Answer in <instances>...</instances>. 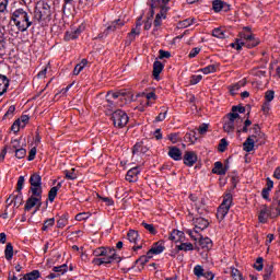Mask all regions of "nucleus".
I'll list each match as a JSON object with an SVG mask.
<instances>
[{
    "instance_id": "30",
    "label": "nucleus",
    "mask_w": 280,
    "mask_h": 280,
    "mask_svg": "<svg viewBox=\"0 0 280 280\" xmlns=\"http://www.w3.org/2000/svg\"><path fill=\"white\" fill-rule=\"evenodd\" d=\"M223 130L224 132H228V133L235 132V121L234 120L225 121V124L223 125Z\"/></svg>"
},
{
    "instance_id": "13",
    "label": "nucleus",
    "mask_w": 280,
    "mask_h": 280,
    "mask_svg": "<svg viewBox=\"0 0 280 280\" xmlns=\"http://www.w3.org/2000/svg\"><path fill=\"white\" fill-rule=\"evenodd\" d=\"M212 10L214 12H230L231 11V4L222 1V0H213L212 1Z\"/></svg>"
},
{
    "instance_id": "58",
    "label": "nucleus",
    "mask_w": 280,
    "mask_h": 280,
    "mask_svg": "<svg viewBox=\"0 0 280 280\" xmlns=\"http://www.w3.org/2000/svg\"><path fill=\"white\" fill-rule=\"evenodd\" d=\"M159 54H160L159 56L160 60H163V58H172V52L167 50L160 49Z\"/></svg>"
},
{
    "instance_id": "37",
    "label": "nucleus",
    "mask_w": 280,
    "mask_h": 280,
    "mask_svg": "<svg viewBox=\"0 0 280 280\" xmlns=\"http://www.w3.org/2000/svg\"><path fill=\"white\" fill-rule=\"evenodd\" d=\"M141 224L145 229V231H148L151 235H156L159 233L154 224H150L145 222H142Z\"/></svg>"
},
{
    "instance_id": "54",
    "label": "nucleus",
    "mask_w": 280,
    "mask_h": 280,
    "mask_svg": "<svg viewBox=\"0 0 280 280\" xmlns=\"http://www.w3.org/2000/svg\"><path fill=\"white\" fill-rule=\"evenodd\" d=\"M26 154H27V151L24 148H20L15 150L16 159H25Z\"/></svg>"
},
{
    "instance_id": "53",
    "label": "nucleus",
    "mask_w": 280,
    "mask_h": 280,
    "mask_svg": "<svg viewBox=\"0 0 280 280\" xmlns=\"http://www.w3.org/2000/svg\"><path fill=\"white\" fill-rule=\"evenodd\" d=\"M272 100H275V91L272 90H268L266 93H265V102L269 103L272 102Z\"/></svg>"
},
{
    "instance_id": "60",
    "label": "nucleus",
    "mask_w": 280,
    "mask_h": 280,
    "mask_svg": "<svg viewBox=\"0 0 280 280\" xmlns=\"http://www.w3.org/2000/svg\"><path fill=\"white\" fill-rule=\"evenodd\" d=\"M161 5H163V2L161 0H151V10H156V8H161Z\"/></svg>"
},
{
    "instance_id": "46",
    "label": "nucleus",
    "mask_w": 280,
    "mask_h": 280,
    "mask_svg": "<svg viewBox=\"0 0 280 280\" xmlns=\"http://www.w3.org/2000/svg\"><path fill=\"white\" fill-rule=\"evenodd\" d=\"M253 132L254 133L249 136L253 139H257V137H264V133H261V128L259 127V125H254Z\"/></svg>"
},
{
    "instance_id": "20",
    "label": "nucleus",
    "mask_w": 280,
    "mask_h": 280,
    "mask_svg": "<svg viewBox=\"0 0 280 280\" xmlns=\"http://www.w3.org/2000/svg\"><path fill=\"white\" fill-rule=\"evenodd\" d=\"M104 257L109 258L112 261H117V264L121 261V257L117 255V252L115 250V248H105Z\"/></svg>"
},
{
    "instance_id": "6",
    "label": "nucleus",
    "mask_w": 280,
    "mask_h": 280,
    "mask_svg": "<svg viewBox=\"0 0 280 280\" xmlns=\"http://www.w3.org/2000/svg\"><path fill=\"white\" fill-rule=\"evenodd\" d=\"M31 185L30 191L33 196H40L43 194V177L38 173H33L28 179Z\"/></svg>"
},
{
    "instance_id": "44",
    "label": "nucleus",
    "mask_w": 280,
    "mask_h": 280,
    "mask_svg": "<svg viewBox=\"0 0 280 280\" xmlns=\"http://www.w3.org/2000/svg\"><path fill=\"white\" fill-rule=\"evenodd\" d=\"M16 112V106L11 105L7 113L3 116V119H12V117H14V113Z\"/></svg>"
},
{
    "instance_id": "31",
    "label": "nucleus",
    "mask_w": 280,
    "mask_h": 280,
    "mask_svg": "<svg viewBox=\"0 0 280 280\" xmlns=\"http://www.w3.org/2000/svg\"><path fill=\"white\" fill-rule=\"evenodd\" d=\"M24 280H36V279H40V271L38 270H33L26 275H24L23 277Z\"/></svg>"
},
{
    "instance_id": "2",
    "label": "nucleus",
    "mask_w": 280,
    "mask_h": 280,
    "mask_svg": "<svg viewBox=\"0 0 280 280\" xmlns=\"http://www.w3.org/2000/svg\"><path fill=\"white\" fill-rule=\"evenodd\" d=\"M11 21H13L19 32H27L34 25V22L30 21V13L24 9H16L12 13Z\"/></svg>"
},
{
    "instance_id": "32",
    "label": "nucleus",
    "mask_w": 280,
    "mask_h": 280,
    "mask_svg": "<svg viewBox=\"0 0 280 280\" xmlns=\"http://www.w3.org/2000/svg\"><path fill=\"white\" fill-rule=\"evenodd\" d=\"M199 244H200L201 248H208V249L213 246V242L209 237H201L199 240Z\"/></svg>"
},
{
    "instance_id": "18",
    "label": "nucleus",
    "mask_w": 280,
    "mask_h": 280,
    "mask_svg": "<svg viewBox=\"0 0 280 280\" xmlns=\"http://www.w3.org/2000/svg\"><path fill=\"white\" fill-rule=\"evenodd\" d=\"M168 156L173 159V161H183V151H180L178 147H170Z\"/></svg>"
},
{
    "instance_id": "49",
    "label": "nucleus",
    "mask_w": 280,
    "mask_h": 280,
    "mask_svg": "<svg viewBox=\"0 0 280 280\" xmlns=\"http://www.w3.org/2000/svg\"><path fill=\"white\" fill-rule=\"evenodd\" d=\"M89 218H91L89 212H80L75 215L74 220H77V222H82L84 220H89Z\"/></svg>"
},
{
    "instance_id": "33",
    "label": "nucleus",
    "mask_w": 280,
    "mask_h": 280,
    "mask_svg": "<svg viewBox=\"0 0 280 280\" xmlns=\"http://www.w3.org/2000/svg\"><path fill=\"white\" fill-rule=\"evenodd\" d=\"M185 233H183L182 231L173 230L172 233L168 235V240H171V242H178V238L176 237H183Z\"/></svg>"
},
{
    "instance_id": "39",
    "label": "nucleus",
    "mask_w": 280,
    "mask_h": 280,
    "mask_svg": "<svg viewBox=\"0 0 280 280\" xmlns=\"http://www.w3.org/2000/svg\"><path fill=\"white\" fill-rule=\"evenodd\" d=\"M177 250H184L187 253V250H194V244L191 243H182L176 246Z\"/></svg>"
},
{
    "instance_id": "45",
    "label": "nucleus",
    "mask_w": 280,
    "mask_h": 280,
    "mask_svg": "<svg viewBox=\"0 0 280 280\" xmlns=\"http://www.w3.org/2000/svg\"><path fill=\"white\" fill-rule=\"evenodd\" d=\"M139 34H141V31H137V28H132L130 33H128L127 38L130 43H132L135 40V38H137V36H139Z\"/></svg>"
},
{
    "instance_id": "51",
    "label": "nucleus",
    "mask_w": 280,
    "mask_h": 280,
    "mask_svg": "<svg viewBox=\"0 0 280 280\" xmlns=\"http://www.w3.org/2000/svg\"><path fill=\"white\" fill-rule=\"evenodd\" d=\"M56 196H58V188H50L49 192H48V200L49 202H54V200H56Z\"/></svg>"
},
{
    "instance_id": "61",
    "label": "nucleus",
    "mask_w": 280,
    "mask_h": 280,
    "mask_svg": "<svg viewBox=\"0 0 280 280\" xmlns=\"http://www.w3.org/2000/svg\"><path fill=\"white\" fill-rule=\"evenodd\" d=\"M20 119V124L22 125V128H25L27 124L30 122V116L27 115H22Z\"/></svg>"
},
{
    "instance_id": "28",
    "label": "nucleus",
    "mask_w": 280,
    "mask_h": 280,
    "mask_svg": "<svg viewBox=\"0 0 280 280\" xmlns=\"http://www.w3.org/2000/svg\"><path fill=\"white\" fill-rule=\"evenodd\" d=\"M150 259H152V256L149 255V252H147V255L140 256L136 261H135V266H137V264H140L141 269L143 270V266H145L148 264V261H150Z\"/></svg>"
},
{
    "instance_id": "59",
    "label": "nucleus",
    "mask_w": 280,
    "mask_h": 280,
    "mask_svg": "<svg viewBox=\"0 0 280 280\" xmlns=\"http://www.w3.org/2000/svg\"><path fill=\"white\" fill-rule=\"evenodd\" d=\"M209 130V124H201L198 128L199 135H207V131Z\"/></svg>"
},
{
    "instance_id": "25",
    "label": "nucleus",
    "mask_w": 280,
    "mask_h": 280,
    "mask_svg": "<svg viewBox=\"0 0 280 280\" xmlns=\"http://www.w3.org/2000/svg\"><path fill=\"white\" fill-rule=\"evenodd\" d=\"M145 154L148 152V147L143 145V141L137 142L132 148V154Z\"/></svg>"
},
{
    "instance_id": "4",
    "label": "nucleus",
    "mask_w": 280,
    "mask_h": 280,
    "mask_svg": "<svg viewBox=\"0 0 280 280\" xmlns=\"http://www.w3.org/2000/svg\"><path fill=\"white\" fill-rule=\"evenodd\" d=\"M232 205L233 195H231V192H226L223 197L222 203L219 206L217 210V220H219V222H222V220L226 218Z\"/></svg>"
},
{
    "instance_id": "21",
    "label": "nucleus",
    "mask_w": 280,
    "mask_h": 280,
    "mask_svg": "<svg viewBox=\"0 0 280 280\" xmlns=\"http://www.w3.org/2000/svg\"><path fill=\"white\" fill-rule=\"evenodd\" d=\"M268 218H270V210H268V206H262L258 215V220L261 222V224H266V222H268Z\"/></svg>"
},
{
    "instance_id": "35",
    "label": "nucleus",
    "mask_w": 280,
    "mask_h": 280,
    "mask_svg": "<svg viewBox=\"0 0 280 280\" xmlns=\"http://www.w3.org/2000/svg\"><path fill=\"white\" fill-rule=\"evenodd\" d=\"M69 224V219L67 218V214H63L59 218L57 221V228L58 229H65Z\"/></svg>"
},
{
    "instance_id": "34",
    "label": "nucleus",
    "mask_w": 280,
    "mask_h": 280,
    "mask_svg": "<svg viewBox=\"0 0 280 280\" xmlns=\"http://www.w3.org/2000/svg\"><path fill=\"white\" fill-rule=\"evenodd\" d=\"M218 71V66L210 65L200 70L201 73H205V75H209V73H215Z\"/></svg>"
},
{
    "instance_id": "5",
    "label": "nucleus",
    "mask_w": 280,
    "mask_h": 280,
    "mask_svg": "<svg viewBox=\"0 0 280 280\" xmlns=\"http://www.w3.org/2000/svg\"><path fill=\"white\" fill-rule=\"evenodd\" d=\"M25 185V176H20L18 179V186H16V195H11L7 200V209L11 205H14L16 207V201L20 200V205H23V186Z\"/></svg>"
},
{
    "instance_id": "57",
    "label": "nucleus",
    "mask_w": 280,
    "mask_h": 280,
    "mask_svg": "<svg viewBox=\"0 0 280 280\" xmlns=\"http://www.w3.org/2000/svg\"><path fill=\"white\" fill-rule=\"evenodd\" d=\"M148 101H150V100H153V102H155V100H156V93L154 92V91H151V92H144L143 94H142Z\"/></svg>"
},
{
    "instance_id": "12",
    "label": "nucleus",
    "mask_w": 280,
    "mask_h": 280,
    "mask_svg": "<svg viewBox=\"0 0 280 280\" xmlns=\"http://www.w3.org/2000/svg\"><path fill=\"white\" fill-rule=\"evenodd\" d=\"M182 159L184 161V165H186L187 167H194V165H196V162L198 161V155L194 151H186Z\"/></svg>"
},
{
    "instance_id": "62",
    "label": "nucleus",
    "mask_w": 280,
    "mask_h": 280,
    "mask_svg": "<svg viewBox=\"0 0 280 280\" xmlns=\"http://www.w3.org/2000/svg\"><path fill=\"white\" fill-rule=\"evenodd\" d=\"M34 159H36V147L30 150L27 161H34Z\"/></svg>"
},
{
    "instance_id": "15",
    "label": "nucleus",
    "mask_w": 280,
    "mask_h": 280,
    "mask_svg": "<svg viewBox=\"0 0 280 280\" xmlns=\"http://www.w3.org/2000/svg\"><path fill=\"white\" fill-rule=\"evenodd\" d=\"M192 222L195 224V232L198 233L199 231H205V229H209V221L205 218H196L192 219Z\"/></svg>"
},
{
    "instance_id": "55",
    "label": "nucleus",
    "mask_w": 280,
    "mask_h": 280,
    "mask_svg": "<svg viewBox=\"0 0 280 280\" xmlns=\"http://www.w3.org/2000/svg\"><path fill=\"white\" fill-rule=\"evenodd\" d=\"M21 128H23L22 125H21V119H16L13 122V125L11 126L12 132H15V133L19 132V130H21Z\"/></svg>"
},
{
    "instance_id": "56",
    "label": "nucleus",
    "mask_w": 280,
    "mask_h": 280,
    "mask_svg": "<svg viewBox=\"0 0 280 280\" xmlns=\"http://www.w3.org/2000/svg\"><path fill=\"white\" fill-rule=\"evenodd\" d=\"M228 147L229 142L226 141V139H221L219 143V152H225Z\"/></svg>"
},
{
    "instance_id": "47",
    "label": "nucleus",
    "mask_w": 280,
    "mask_h": 280,
    "mask_svg": "<svg viewBox=\"0 0 280 280\" xmlns=\"http://www.w3.org/2000/svg\"><path fill=\"white\" fill-rule=\"evenodd\" d=\"M228 117L230 121H236L242 124V117H240V114H237L236 112H232L228 114Z\"/></svg>"
},
{
    "instance_id": "40",
    "label": "nucleus",
    "mask_w": 280,
    "mask_h": 280,
    "mask_svg": "<svg viewBox=\"0 0 280 280\" xmlns=\"http://www.w3.org/2000/svg\"><path fill=\"white\" fill-rule=\"evenodd\" d=\"M272 270H275V267L272 265L266 266L265 273L262 276L264 280H270V277H272Z\"/></svg>"
},
{
    "instance_id": "19",
    "label": "nucleus",
    "mask_w": 280,
    "mask_h": 280,
    "mask_svg": "<svg viewBox=\"0 0 280 280\" xmlns=\"http://www.w3.org/2000/svg\"><path fill=\"white\" fill-rule=\"evenodd\" d=\"M10 86V79L8 77L0 74V97L8 93V88Z\"/></svg>"
},
{
    "instance_id": "3",
    "label": "nucleus",
    "mask_w": 280,
    "mask_h": 280,
    "mask_svg": "<svg viewBox=\"0 0 280 280\" xmlns=\"http://www.w3.org/2000/svg\"><path fill=\"white\" fill-rule=\"evenodd\" d=\"M125 104H128L126 94L121 92H108L106 94V104L104 106L108 108V110H115V108L121 107Z\"/></svg>"
},
{
    "instance_id": "43",
    "label": "nucleus",
    "mask_w": 280,
    "mask_h": 280,
    "mask_svg": "<svg viewBox=\"0 0 280 280\" xmlns=\"http://www.w3.org/2000/svg\"><path fill=\"white\" fill-rule=\"evenodd\" d=\"M244 84H246V82L240 81L238 83H235L234 85H232V86L230 88V93H231V95H237V91H238L240 89H242V86H244Z\"/></svg>"
},
{
    "instance_id": "48",
    "label": "nucleus",
    "mask_w": 280,
    "mask_h": 280,
    "mask_svg": "<svg viewBox=\"0 0 280 280\" xmlns=\"http://www.w3.org/2000/svg\"><path fill=\"white\" fill-rule=\"evenodd\" d=\"M65 175L67 180H75V178H78V175L75 174V168L65 171Z\"/></svg>"
},
{
    "instance_id": "7",
    "label": "nucleus",
    "mask_w": 280,
    "mask_h": 280,
    "mask_svg": "<svg viewBox=\"0 0 280 280\" xmlns=\"http://www.w3.org/2000/svg\"><path fill=\"white\" fill-rule=\"evenodd\" d=\"M112 121L115 128H126L128 121H130V118L128 117V114L126 112L121 109H116L112 114Z\"/></svg>"
},
{
    "instance_id": "64",
    "label": "nucleus",
    "mask_w": 280,
    "mask_h": 280,
    "mask_svg": "<svg viewBox=\"0 0 280 280\" xmlns=\"http://www.w3.org/2000/svg\"><path fill=\"white\" fill-rule=\"evenodd\" d=\"M200 80H202V75L198 74H194L190 78V84H198V82H200Z\"/></svg>"
},
{
    "instance_id": "63",
    "label": "nucleus",
    "mask_w": 280,
    "mask_h": 280,
    "mask_svg": "<svg viewBox=\"0 0 280 280\" xmlns=\"http://www.w3.org/2000/svg\"><path fill=\"white\" fill-rule=\"evenodd\" d=\"M10 3V0H0V12H4L8 10V4Z\"/></svg>"
},
{
    "instance_id": "14",
    "label": "nucleus",
    "mask_w": 280,
    "mask_h": 280,
    "mask_svg": "<svg viewBox=\"0 0 280 280\" xmlns=\"http://www.w3.org/2000/svg\"><path fill=\"white\" fill-rule=\"evenodd\" d=\"M165 250V242L159 241L153 244V246L148 250L150 257H154V255H161Z\"/></svg>"
},
{
    "instance_id": "29",
    "label": "nucleus",
    "mask_w": 280,
    "mask_h": 280,
    "mask_svg": "<svg viewBox=\"0 0 280 280\" xmlns=\"http://www.w3.org/2000/svg\"><path fill=\"white\" fill-rule=\"evenodd\" d=\"M184 141L186 143H196L198 141V137H196V130H191L184 136Z\"/></svg>"
},
{
    "instance_id": "38",
    "label": "nucleus",
    "mask_w": 280,
    "mask_h": 280,
    "mask_svg": "<svg viewBox=\"0 0 280 280\" xmlns=\"http://www.w3.org/2000/svg\"><path fill=\"white\" fill-rule=\"evenodd\" d=\"M67 270H69V267L67 266V264H63L61 266L52 268V272H57V275L59 277H60V275H65V272H67Z\"/></svg>"
},
{
    "instance_id": "11",
    "label": "nucleus",
    "mask_w": 280,
    "mask_h": 280,
    "mask_svg": "<svg viewBox=\"0 0 280 280\" xmlns=\"http://www.w3.org/2000/svg\"><path fill=\"white\" fill-rule=\"evenodd\" d=\"M170 11V7L163 4L160 8V12L155 15V20L153 22L154 27H161L163 19H167V12Z\"/></svg>"
},
{
    "instance_id": "9",
    "label": "nucleus",
    "mask_w": 280,
    "mask_h": 280,
    "mask_svg": "<svg viewBox=\"0 0 280 280\" xmlns=\"http://www.w3.org/2000/svg\"><path fill=\"white\" fill-rule=\"evenodd\" d=\"M40 200H43V194H39V195L32 194V196L26 200V203L24 206V211H32V209H34L36 205L40 207V205H43Z\"/></svg>"
},
{
    "instance_id": "41",
    "label": "nucleus",
    "mask_w": 280,
    "mask_h": 280,
    "mask_svg": "<svg viewBox=\"0 0 280 280\" xmlns=\"http://www.w3.org/2000/svg\"><path fill=\"white\" fill-rule=\"evenodd\" d=\"M212 36H214V38H226V32L222 28H214Z\"/></svg>"
},
{
    "instance_id": "23",
    "label": "nucleus",
    "mask_w": 280,
    "mask_h": 280,
    "mask_svg": "<svg viewBox=\"0 0 280 280\" xmlns=\"http://www.w3.org/2000/svg\"><path fill=\"white\" fill-rule=\"evenodd\" d=\"M255 138L248 137L243 143V149L245 152H253L255 150Z\"/></svg>"
},
{
    "instance_id": "36",
    "label": "nucleus",
    "mask_w": 280,
    "mask_h": 280,
    "mask_svg": "<svg viewBox=\"0 0 280 280\" xmlns=\"http://www.w3.org/2000/svg\"><path fill=\"white\" fill-rule=\"evenodd\" d=\"M196 23V19H186L178 23L179 28H185L194 25Z\"/></svg>"
},
{
    "instance_id": "24",
    "label": "nucleus",
    "mask_w": 280,
    "mask_h": 280,
    "mask_svg": "<svg viewBox=\"0 0 280 280\" xmlns=\"http://www.w3.org/2000/svg\"><path fill=\"white\" fill-rule=\"evenodd\" d=\"M163 63L161 61H154L153 63V77L155 80H159L161 72L163 71Z\"/></svg>"
},
{
    "instance_id": "16",
    "label": "nucleus",
    "mask_w": 280,
    "mask_h": 280,
    "mask_svg": "<svg viewBox=\"0 0 280 280\" xmlns=\"http://www.w3.org/2000/svg\"><path fill=\"white\" fill-rule=\"evenodd\" d=\"M229 172V165L222 164V162H215L214 167L212 168V174H217L218 176H224Z\"/></svg>"
},
{
    "instance_id": "52",
    "label": "nucleus",
    "mask_w": 280,
    "mask_h": 280,
    "mask_svg": "<svg viewBox=\"0 0 280 280\" xmlns=\"http://www.w3.org/2000/svg\"><path fill=\"white\" fill-rule=\"evenodd\" d=\"M194 275L198 278L203 277L205 276V269L202 268V266H200V265L195 266Z\"/></svg>"
},
{
    "instance_id": "50",
    "label": "nucleus",
    "mask_w": 280,
    "mask_h": 280,
    "mask_svg": "<svg viewBox=\"0 0 280 280\" xmlns=\"http://www.w3.org/2000/svg\"><path fill=\"white\" fill-rule=\"evenodd\" d=\"M255 270H257L258 272H261V270H264V258L258 257L256 259V262L254 265Z\"/></svg>"
},
{
    "instance_id": "22",
    "label": "nucleus",
    "mask_w": 280,
    "mask_h": 280,
    "mask_svg": "<svg viewBox=\"0 0 280 280\" xmlns=\"http://www.w3.org/2000/svg\"><path fill=\"white\" fill-rule=\"evenodd\" d=\"M137 176H139V168H130L126 174V180H128L129 183H136Z\"/></svg>"
},
{
    "instance_id": "17",
    "label": "nucleus",
    "mask_w": 280,
    "mask_h": 280,
    "mask_svg": "<svg viewBox=\"0 0 280 280\" xmlns=\"http://www.w3.org/2000/svg\"><path fill=\"white\" fill-rule=\"evenodd\" d=\"M124 25H126V22L121 21V20H116L114 22H112L105 30V34L108 35L110 34V32H115L117 30H121V27H124Z\"/></svg>"
},
{
    "instance_id": "10",
    "label": "nucleus",
    "mask_w": 280,
    "mask_h": 280,
    "mask_svg": "<svg viewBox=\"0 0 280 280\" xmlns=\"http://www.w3.org/2000/svg\"><path fill=\"white\" fill-rule=\"evenodd\" d=\"M127 240H129V242L131 244H135L132 246V250L137 252V250H141V248H143L142 245H138L139 244V232L135 231V230H130L127 233Z\"/></svg>"
},
{
    "instance_id": "1",
    "label": "nucleus",
    "mask_w": 280,
    "mask_h": 280,
    "mask_svg": "<svg viewBox=\"0 0 280 280\" xmlns=\"http://www.w3.org/2000/svg\"><path fill=\"white\" fill-rule=\"evenodd\" d=\"M259 45V39L255 38V35L250 32V27L245 26L242 32L238 33V37L234 43L230 44V47L236 49V51H242L243 47L247 49H253Z\"/></svg>"
},
{
    "instance_id": "27",
    "label": "nucleus",
    "mask_w": 280,
    "mask_h": 280,
    "mask_svg": "<svg viewBox=\"0 0 280 280\" xmlns=\"http://www.w3.org/2000/svg\"><path fill=\"white\" fill-rule=\"evenodd\" d=\"M4 257L8 261H11V259L14 257V246H12V243H8L4 249Z\"/></svg>"
},
{
    "instance_id": "42",
    "label": "nucleus",
    "mask_w": 280,
    "mask_h": 280,
    "mask_svg": "<svg viewBox=\"0 0 280 280\" xmlns=\"http://www.w3.org/2000/svg\"><path fill=\"white\" fill-rule=\"evenodd\" d=\"M55 224H56L55 218L47 219L46 221H44L42 231H48V229H51V226H54Z\"/></svg>"
},
{
    "instance_id": "8",
    "label": "nucleus",
    "mask_w": 280,
    "mask_h": 280,
    "mask_svg": "<svg viewBox=\"0 0 280 280\" xmlns=\"http://www.w3.org/2000/svg\"><path fill=\"white\" fill-rule=\"evenodd\" d=\"M51 16V7L47 3H42V7H36L34 10V21L40 23V21H47Z\"/></svg>"
},
{
    "instance_id": "26",
    "label": "nucleus",
    "mask_w": 280,
    "mask_h": 280,
    "mask_svg": "<svg viewBox=\"0 0 280 280\" xmlns=\"http://www.w3.org/2000/svg\"><path fill=\"white\" fill-rule=\"evenodd\" d=\"M80 34H81L80 28H77L74 31H68V32H66L65 40L66 42L75 40V38H78L80 36Z\"/></svg>"
}]
</instances>
